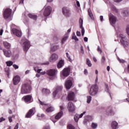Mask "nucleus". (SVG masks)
<instances>
[{
    "instance_id": "f257e3e1",
    "label": "nucleus",
    "mask_w": 129,
    "mask_h": 129,
    "mask_svg": "<svg viewBox=\"0 0 129 129\" xmlns=\"http://www.w3.org/2000/svg\"><path fill=\"white\" fill-rule=\"evenodd\" d=\"M3 17L5 20L8 22H11L13 20V16H12V10L10 8L5 9L3 13Z\"/></svg>"
},
{
    "instance_id": "f03ea898",
    "label": "nucleus",
    "mask_w": 129,
    "mask_h": 129,
    "mask_svg": "<svg viewBox=\"0 0 129 129\" xmlns=\"http://www.w3.org/2000/svg\"><path fill=\"white\" fill-rule=\"evenodd\" d=\"M32 87L31 85L29 84H24L22 85L21 93V94H27L31 92Z\"/></svg>"
},
{
    "instance_id": "7ed1b4c3",
    "label": "nucleus",
    "mask_w": 129,
    "mask_h": 129,
    "mask_svg": "<svg viewBox=\"0 0 129 129\" xmlns=\"http://www.w3.org/2000/svg\"><path fill=\"white\" fill-rule=\"evenodd\" d=\"M89 93L92 96H95L98 93V86L96 84L92 85L89 91Z\"/></svg>"
},
{
    "instance_id": "20e7f679",
    "label": "nucleus",
    "mask_w": 129,
    "mask_h": 129,
    "mask_svg": "<svg viewBox=\"0 0 129 129\" xmlns=\"http://www.w3.org/2000/svg\"><path fill=\"white\" fill-rule=\"evenodd\" d=\"M119 38L120 39L121 44L123 46L124 48L128 46V42L126 41L125 36L123 34H119Z\"/></svg>"
},
{
    "instance_id": "39448f33",
    "label": "nucleus",
    "mask_w": 129,
    "mask_h": 129,
    "mask_svg": "<svg viewBox=\"0 0 129 129\" xmlns=\"http://www.w3.org/2000/svg\"><path fill=\"white\" fill-rule=\"evenodd\" d=\"M56 73H57V70L55 69H51L47 71V74L49 76V79L50 80H53L55 78Z\"/></svg>"
},
{
    "instance_id": "423d86ee",
    "label": "nucleus",
    "mask_w": 129,
    "mask_h": 129,
    "mask_svg": "<svg viewBox=\"0 0 129 129\" xmlns=\"http://www.w3.org/2000/svg\"><path fill=\"white\" fill-rule=\"evenodd\" d=\"M43 16L44 17H49L52 13V7L51 6L44 7L43 8Z\"/></svg>"
},
{
    "instance_id": "0eeeda50",
    "label": "nucleus",
    "mask_w": 129,
    "mask_h": 129,
    "mask_svg": "<svg viewBox=\"0 0 129 129\" xmlns=\"http://www.w3.org/2000/svg\"><path fill=\"white\" fill-rule=\"evenodd\" d=\"M71 69L70 67L64 68L61 72V77H64L66 78V77H68L70 75V71Z\"/></svg>"
},
{
    "instance_id": "6e6552de",
    "label": "nucleus",
    "mask_w": 129,
    "mask_h": 129,
    "mask_svg": "<svg viewBox=\"0 0 129 129\" xmlns=\"http://www.w3.org/2000/svg\"><path fill=\"white\" fill-rule=\"evenodd\" d=\"M62 89H63L62 86H57L55 88L54 91H53L52 93L53 97H56V95H59V94H61V92H62Z\"/></svg>"
},
{
    "instance_id": "1a4fd4ad",
    "label": "nucleus",
    "mask_w": 129,
    "mask_h": 129,
    "mask_svg": "<svg viewBox=\"0 0 129 129\" xmlns=\"http://www.w3.org/2000/svg\"><path fill=\"white\" fill-rule=\"evenodd\" d=\"M62 13L65 17H69L71 16V10L68 7H63L62 8Z\"/></svg>"
},
{
    "instance_id": "9d476101",
    "label": "nucleus",
    "mask_w": 129,
    "mask_h": 129,
    "mask_svg": "<svg viewBox=\"0 0 129 129\" xmlns=\"http://www.w3.org/2000/svg\"><path fill=\"white\" fill-rule=\"evenodd\" d=\"M22 100L24 101L25 103H31V102H33L34 101V99H33V97L31 95H27L24 96L22 98Z\"/></svg>"
},
{
    "instance_id": "9b49d317",
    "label": "nucleus",
    "mask_w": 129,
    "mask_h": 129,
    "mask_svg": "<svg viewBox=\"0 0 129 129\" xmlns=\"http://www.w3.org/2000/svg\"><path fill=\"white\" fill-rule=\"evenodd\" d=\"M22 47L24 52L27 53V52H28V50H29L30 48V41L27 40H25L22 44Z\"/></svg>"
},
{
    "instance_id": "f8f14e48",
    "label": "nucleus",
    "mask_w": 129,
    "mask_h": 129,
    "mask_svg": "<svg viewBox=\"0 0 129 129\" xmlns=\"http://www.w3.org/2000/svg\"><path fill=\"white\" fill-rule=\"evenodd\" d=\"M58 54L56 53H53L51 54L50 57L49 58V62H51L52 63L55 62V61H57L58 60Z\"/></svg>"
},
{
    "instance_id": "ddd939ff",
    "label": "nucleus",
    "mask_w": 129,
    "mask_h": 129,
    "mask_svg": "<svg viewBox=\"0 0 129 129\" xmlns=\"http://www.w3.org/2000/svg\"><path fill=\"white\" fill-rule=\"evenodd\" d=\"M68 109L70 112H73L75 110V106L72 102H69L68 104Z\"/></svg>"
},
{
    "instance_id": "4468645a",
    "label": "nucleus",
    "mask_w": 129,
    "mask_h": 129,
    "mask_svg": "<svg viewBox=\"0 0 129 129\" xmlns=\"http://www.w3.org/2000/svg\"><path fill=\"white\" fill-rule=\"evenodd\" d=\"M14 85H18L21 81V77L20 76H16L13 79Z\"/></svg>"
},
{
    "instance_id": "2eb2a0df",
    "label": "nucleus",
    "mask_w": 129,
    "mask_h": 129,
    "mask_svg": "<svg viewBox=\"0 0 129 129\" xmlns=\"http://www.w3.org/2000/svg\"><path fill=\"white\" fill-rule=\"evenodd\" d=\"M12 33L17 37H22V32L17 29H12Z\"/></svg>"
},
{
    "instance_id": "dca6fc26",
    "label": "nucleus",
    "mask_w": 129,
    "mask_h": 129,
    "mask_svg": "<svg viewBox=\"0 0 129 129\" xmlns=\"http://www.w3.org/2000/svg\"><path fill=\"white\" fill-rule=\"evenodd\" d=\"M73 85V82L70 80H68L66 81L65 86L67 89H70Z\"/></svg>"
},
{
    "instance_id": "f3484780",
    "label": "nucleus",
    "mask_w": 129,
    "mask_h": 129,
    "mask_svg": "<svg viewBox=\"0 0 129 129\" xmlns=\"http://www.w3.org/2000/svg\"><path fill=\"white\" fill-rule=\"evenodd\" d=\"M86 113V111L83 112L82 113H81V114H76L75 116H74V120L76 122H78V120L79 119V118H81V117H82V116H83V115H84V114H85Z\"/></svg>"
},
{
    "instance_id": "a211bd4d",
    "label": "nucleus",
    "mask_w": 129,
    "mask_h": 129,
    "mask_svg": "<svg viewBox=\"0 0 129 129\" xmlns=\"http://www.w3.org/2000/svg\"><path fill=\"white\" fill-rule=\"evenodd\" d=\"M74 98H75V94H74V92H69L68 95V100L69 101L74 100Z\"/></svg>"
},
{
    "instance_id": "6ab92c4d",
    "label": "nucleus",
    "mask_w": 129,
    "mask_h": 129,
    "mask_svg": "<svg viewBox=\"0 0 129 129\" xmlns=\"http://www.w3.org/2000/svg\"><path fill=\"white\" fill-rule=\"evenodd\" d=\"M3 52L4 53L5 56L7 57V58H11V56H12V51L10 50H7L5 49H3Z\"/></svg>"
},
{
    "instance_id": "aec40b11",
    "label": "nucleus",
    "mask_w": 129,
    "mask_h": 129,
    "mask_svg": "<svg viewBox=\"0 0 129 129\" xmlns=\"http://www.w3.org/2000/svg\"><path fill=\"white\" fill-rule=\"evenodd\" d=\"M33 115H34V110H33V109H31L26 114L25 117L27 118H31Z\"/></svg>"
},
{
    "instance_id": "412c9836",
    "label": "nucleus",
    "mask_w": 129,
    "mask_h": 129,
    "mask_svg": "<svg viewBox=\"0 0 129 129\" xmlns=\"http://www.w3.org/2000/svg\"><path fill=\"white\" fill-rule=\"evenodd\" d=\"M59 49V46L55 44H52L50 47V52H55Z\"/></svg>"
},
{
    "instance_id": "4be33fe9",
    "label": "nucleus",
    "mask_w": 129,
    "mask_h": 129,
    "mask_svg": "<svg viewBox=\"0 0 129 129\" xmlns=\"http://www.w3.org/2000/svg\"><path fill=\"white\" fill-rule=\"evenodd\" d=\"M109 21L110 25L113 26V15L112 13L109 12L108 14Z\"/></svg>"
},
{
    "instance_id": "5701e85b",
    "label": "nucleus",
    "mask_w": 129,
    "mask_h": 129,
    "mask_svg": "<svg viewBox=\"0 0 129 129\" xmlns=\"http://www.w3.org/2000/svg\"><path fill=\"white\" fill-rule=\"evenodd\" d=\"M46 107H47L45 110L46 112H52L55 110V108L54 107H53V106H48L47 105V106Z\"/></svg>"
},
{
    "instance_id": "b1692460",
    "label": "nucleus",
    "mask_w": 129,
    "mask_h": 129,
    "mask_svg": "<svg viewBox=\"0 0 129 129\" xmlns=\"http://www.w3.org/2000/svg\"><path fill=\"white\" fill-rule=\"evenodd\" d=\"M106 114L108 115H111V114H112V106H109L106 111Z\"/></svg>"
},
{
    "instance_id": "393cba45",
    "label": "nucleus",
    "mask_w": 129,
    "mask_h": 129,
    "mask_svg": "<svg viewBox=\"0 0 129 129\" xmlns=\"http://www.w3.org/2000/svg\"><path fill=\"white\" fill-rule=\"evenodd\" d=\"M3 45L6 49H8V50H10V49H11V44L9 43V42L4 41Z\"/></svg>"
},
{
    "instance_id": "a878e982",
    "label": "nucleus",
    "mask_w": 129,
    "mask_h": 129,
    "mask_svg": "<svg viewBox=\"0 0 129 129\" xmlns=\"http://www.w3.org/2000/svg\"><path fill=\"white\" fill-rule=\"evenodd\" d=\"M105 91L107 92V93H109L111 98L112 99V98L111 97V95L110 94V91L109 90V87H108V85L106 84H105Z\"/></svg>"
},
{
    "instance_id": "bb28decb",
    "label": "nucleus",
    "mask_w": 129,
    "mask_h": 129,
    "mask_svg": "<svg viewBox=\"0 0 129 129\" xmlns=\"http://www.w3.org/2000/svg\"><path fill=\"white\" fill-rule=\"evenodd\" d=\"M62 115H63V111H60L55 116V119H59V118H61Z\"/></svg>"
},
{
    "instance_id": "cd10ccee",
    "label": "nucleus",
    "mask_w": 129,
    "mask_h": 129,
    "mask_svg": "<svg viewBox=\"0 0 129 129\" xmlns=\"http://www.w3.org/2000/svg\"><path fill=\"white\" fill-rule=\"evenodd\" d=\"M57 68H62V67H63V66H64V61L60 60H59V61L57 63Z\"/></svg>"
},
{
    "instance_id": "c85d7f7f",
    "label": "nucleus",
    "mask_w": 129,
    "mask_h": 129,
    "mask_svg": "<svg viewBox=\"0 0 129 129\" xmlns=\"http://www.w3.org/2000/svg\"><path fill=\"white\" fill-rule=\"evenodd\" d=\"M28 16L30 19H32V20H34V21H37V15L28 14Z\"/></svg>"
},
{
    "instance_id": "c756f323",
    "label": "nucleus",
    "mask_w": 129,
    "mask_h": 129,
    "mask_svg": "<svg viewBox=\"0 0 129 129\" xmlns=\"http://www.w3.org/2000/svg\"><path fill=\"white\" fill-rule=\"evenodd\" d=\"M88 14L90 18L91 19V20H94V17H93V14H92V12H91V10L90 9H89L88 10Z\"/></svg>"
},
{
    "instance_id": "7c9ffc66",
    "label": "nucleus",
    "mask_w": 129,
    "mask_h": 129,
    "mask_svg": "<svg viewBox=\"0 0 129 129\" xmlns=\"http://www.w3.org/2000/svg\"><path fill=\"white\" fill-rule=\"evenodd\" d=\"M42 92L43 93H44V94H45L46 95H48V94H50V93H51L50 90L47 89H43Z\"/></svg>"
},
{
    "instance_id": "2f4dec72",
    "label": "nucleus",
    "mask_w": 129,
    "mask_h": 129,
    "mask_svg": "<svg viewBox=\"0 0 129 129\" xmlns=\"http://www.w3.org/2000/svg\"><path fill=\"white\" fill-rule=\"evenodd\" d=\"M128 10L125 9L123 11L122 14L123 16V17H127L128 16Z\"/></svg>"
},
{
    "instance_id": "473e14b6",
    "label": "nucleus",
    "mask_w": 129,
    "mask_h": 129,
    "mask_svg": "<svg viewBox=\"0 0 129 129\" xmlns=\"http://www.w3.org/2000/svg\"><path fill=\"white\" fill-rule=\"evenodd\" d=\"M38 101H39V104H40V105H42V106H44V107H46L47 106H48V104H47L46 102H42L41 100H40V99H38Z\"/></svg>"
},
{
    "instance_id": "72a5a7b5",
    "label": "nucleus",
    "mask_w": 129,
    "mask_h": 129,
    "mask_svg": "<svg viewBox=\"0 0 129 129\" xmlns=\"http://www.w3.org/2000/svg\"><path fill=\"white\" fill-rule=\"evenodd\" d=\"M86 64L89 67H91V66H92V64H91V61H90V60H89V58H87L86 59Z\"/></svg>"
},
{
    "instance_id": "f704fd0d",
    "label": "nucleus",
    "mask_w": 129,
    "mask_h": 129,
    "mask_svg": "<svg viewBox=\"0 0 129 129\" xmlns=\"http://www.w3.org/2000/svg\"><path fill=\"white\" fill-rule=\"evenodd\" d=\"M6 63L7 64V66H9V67H11V66H12L13 64V62L12 61H6Z\"/></svg>"
},
{
    "instance_id": "c9c22d12",
    "label": "nucleus",
    "mask_w": 129,
    "mask_h": 129,
    "mask_svg": "<svg viewBox=\"0 0 129 129\" xmlns=\"http://www.w3.org/2000/svg\"><path fill=\"white\" fill-rule=\"evenodd\" d=\"M79 25L80 28H82V27H83V20L82 18H80L79 20Z\"/></svg>"
},
{
    "instance_id": "e433bc0d",
    "label": "nucleus",
    "mask_w": 129,
    "mask_h": 129,
    "mask_svg": "<svg viewBox=\"0 0 129 129\" xmlns=\"http://www.w3.org/2000/svg\"><path fill=\"white\" fill-rule=\"evenodd\" d=\"M74 35L72 36V39L73 40H75L76 41V42L79 41V39H78V38H77V36H76V35H75V33H74Z\"/></svg>"
},
{
    "instance_id": "4c0bfd02",
    "label": "nucleus",
    "mask_w": 129,
    "mask_h": 129,
    "mask_svg": "<svg viewBox=\"0 0 129 129\" xmlns=\"http://www.w3.org/2000/svg\"><path fill=\"white\" fill-rule=\"evenodd\" d=\"M117 125H118V123L115 121H113V129H117L118 127H117Z\"/></svg>"
},
{
    "instance_id": "58836bf2",
    "label": "nucleus",
    "mask_w": 129,
    "mask_h": 129,
    "mask_svg": "<svg viewBox=\"0 0 129 129\" xmlns=\"http://www.w3.org/2000/svg\"><path fill=\"white\" fill-rule=\"evenodd\" d=\"M87 103H90L92 97L91 96H88L87 97Z\"/></svg>"
},
{
    "instance_id": "ea45409f",
    "label": "nucleus",
    "mask_w": 129,
    "mask_h": 129,
    "mask_svg": "<svg viewBox=\"0 0 129 129\" xmlns=\"http://www.w3.org/2000/svg\"><path fill=\"white\" fill-rule=\"evenodd\" d=\"M66 56L68 60L70 61V62H72V59H71V57H70V55H69V53H68V52L66 53Z\"/></svg>"
},
{
    "instance_id": "a19ab883",
    "label": "nucleus",
    "mask_w": 129,
    "mask_h": 129,
    "mask_svg": "<svg viewBox=\"0 0 129 129\" xmlns=\"http://www.w3.org/2000/svg\"><path fill=\"white\" fill-rule=\"evenodd\" d=\"M67 39H68V36H65L64 37L62 40H61V43L62 44H64V43H65V42L66 41V40H67Z\"/></svg>"
},
{
    "instance_id": "79ce46f5",
    "label": "nucleus",
    "mask_w": 129,
    "mask_h": 129,
    "mask_svg": "<svg viewBox=\"0 0 129 129\" xmlns=\"http://www.w3.org/2000/svg\"><path fill=\"white\" fill-rule=\"evenodd\" d=\"M34 70L36 72H37V73H40L41 71H42V69H39V68L36 67L34 68Z\"/></svg>"
},
{
    "instance_id": "37998d69",
    "label": "nucleus",
    "mask_w": 129,
    "mask_h": 129,
    "mask_svg": "<svg viewBox=\"0 0 129 129\" xmlns=\"http://www.w3.org/2000/svg\"><path fill=\"white\" fill-rule=\"evenodd\" d=\"M68 129H75V127L71 124H69L68 125Z\"/></svg>"
},
{
    "instance_id": "c03bdc74",
    "label": "nucleus",
    "mask_w": 129,
    "mask_h": 129,
    "mask_svg": "<svg viewBox=\"0 0 129 129\" xmlns=\"http://www.w3.org/2000/svg\"><path fill=\"white\" fill-rule=\"evenodd\" d=\"M97 127V123L93 122L92 123V128H96Z\"/></svg>"
},
{
    "instance_id": "a18cd8bd",
    "label": "nucleus",
    "mask_w": 129,
    "mask_h": 129,
    "mask_svg": "<svg viewBox=\"0 0 129 129\" xmlns=\"http://www.w3.org/2000/svg\"><path fill=\"white\" fill-rule=\"evenodd\" d=\"M101 63L103 65V64H104L105 62V57H104V56H103L102 57V58L101 59Z\"/></svg>"
},
{
    "instance_id": "49530a36",
    "label": "nucleus",
    "mask_w": 129,
    "mask_h": 129,
    "mask_svg": "<svg viewBox=\"0 0 129 129\" xmlns=\"http://www.w3.org/2000/svg\"><path fill=\"white\" fill-rule=\"evenodd\" d=\"M117 60L120 63H125V60L124 59H120L119 57H117Z\"/></svg>"
},
{
    "instance_id": "de8ad7c7",
    "label": "nucleus",
    "mask_w": 129,
    "mask_h": 129,
    "mask_svg": "<svg viewBox=\"0 0 129 129\" xmlns=\"http://www.w3.org/2000/svg\"><path fill=\"white\" fill-rule=\"evenodd\" d=\"M80 29H82V36H84V34H85V30L84 29V28H83V26H82V28H80Z\"/></svg>"
},
{
    "instance_id": "09e8293b",
    "label": "nucleus",
    "mask_w": 129,
    "mask_h": 129,
    "mask_svg": "<svg viewBox=\"0 0 129 129\" xmlns=\"http://www.w3.org/2000/svg\"><path fill=\"white\" fill-rule=\"evenodd\" d=\"M80 53H81V54H84V49H83V46L82 45H81L80 47Z\"/></svg>"
},
{
    "instance_id": "8fccbe9b",
    "label": "nucleus",
    "mask_w": 129,
    "mask_h": 129,
    "mask_svg": "<svg viewBox=\"0 0 129 129\" xmlns=\"http://www.w3.org/2000/svg\"><path fill=\"white\" fill-rule=\"evenodd\" d=\"M98 52H100V53H102V49H101V48H100V46H98V49H97Z\"/></svg>"
},
{
    "instance_id": "3c124183",
    "label": "nucleus",
    "mask_w": 129,
    "mask_h": 129,
    "mask_svg": "<svg viewBox=\"0 0 129 129\" xmlns=\"http://www.w3.org/2000/svg\"><path fill=\"white\" fill-rule=\"evenodd\" d=\"M113 12H115L116 14H118V10H117L115 7H113Z\"/></svg>"
},
{
    "instance_id": "603ef678",
    "label": "nucleus",
    "mask_w": 129,
    "mask_h": 129,
    "mask_svg": "<svg viewBox=\"0 0 129 129\" xmlns=\"http://www.w3.org/2000/svg\"><path fill=\"white\" fill-rule=\"evenodd\" d=\"M37 116H38V117H45V114H38Z\"/></svg>"
},
{
    "instance_id": "864d4df0",
    "label": "nucleus",
    "mask_w": 129,
    "mask_h": 129,
    "mask_svg": "<svg viewBox=\"0 0 129 129\" xmlns=\"http://www.w3.org/2000/svg\"><path fill=\"white\" fill-rule=\"evenodd\" d=\"M58 40H59V38H58V37L57 36H55L53 37V40L54 42H56V41H58Z\"/></svg>"
},
{
    "instance_id": "5fc2aeb1",
    "label": "nucleus",
    "mask_w": 129,
    "mask_h": 129,
    "mask_svg": "<svg viewBox=\"0 0 129 129\" xmlns=\"http://www.w3.org/2000/svg\"><path fill=\"white\" fill-rule=\"evenodd\" d=\"M126 31L127 35L129 36V25H128L126 28Z\"/></svg>"
},
{
    "instance_id": "6e6d98bb",
    "label": "nucleus",
    "mask_w": 129,
    "mask_h": 129,
    "mask_svg": "<svg viewBox=\"0 0 129 129\" xmlns=\"http://www.w3.org/2000/svg\"><path fill=\"white\" fill-rule=\"evenodd\" d=\"M14 68H15V69H19V66L16 64H14L13 65Z\"/></svg>"
},
{
    "instance_id": "4d7b16f0",
    "label": "nucleus",
    "mask_w": 129,
    "mask_h": 129,
    "mask_svg": "<svg viewBox=\"0 0 129 129\" xmlns=\"http://www.w3.org/2000/svg\"><path fill=\"white\" fill-rule=\"evenodd\" d=\"M77 35L78 37H80L81 36V33L80 31H77Z\"/></svg>"
},
{
    "instance_id": "13d9d810",
    "label": "nucleus",
    "mask_w": 129,
    "mask_h": 129,
    "mask_svg": "<svg viewBox=\"0 0 129 129\" xmlns=\"http://www.w3.org/2000/svg\"><path fill=\"white\" fill-rule=\"evenodd\" d=\"M84 74L85 75H87L88 74V71H87V70L86 69L84 70Z\"/></svg>"
},
{
    "instance_id": "bf43d9fd",
    "label": "nucleus",
    "mask_w": 129,
    "mask_h": 129,
    "mask_svg": "<svg viewBox=\"0 0 129 129\" xmlns=\"http://www.w3.org/2000/svg\"><path fill=\"white\" fill-rule=\"evenodd\" d=\"M14 129H19V123H17L14 127Z\"/></svg>"
},
{
    "instance_id": "052dcab7",
    "label": "nucleus",
    "mask_w": 129,
    "mask_h": 129,
    "mask_svg": "<svg viewBox=\"0 0 129 129\" xmlns=\"http://www.w3.org/2000/svg\"><path fill=\"white\" fill-rule=\"evenodd\" d=\"M8 119L10 122H12V121H13V119H12V117L11 116L8 117Z\"/></svg>"
},
{
    "instance_id": "680f3d73",
    "label": "nucleus",
    "mask_w": 129,
    "mask_h": 129,
    "mask_svg": "<svg viewBox=\"0 0 129 129\" xmlns=\"http://www.w3.org/2000/svg\"><path fill=\"white\" fill-rule=\"evenodd\" d=\"M5 120V119L3 117H2L1 118H0V122H2V121H4Z\"/></svg>"
},
{
    "instance_id": "e2e57ef3",
    "label": "nucleus",
    "mask_w": 129,
    "mask_h": 129,
    "mask_svg": "<svg viewBox=\"0 0 129 129\" xmlns=\"http://www.w3.org/2000/svg\"><path fill=\"white\" fill-rule=\"evenodd\" d=\"M100 20L101 22H103V16H100Z\"/></svg>"
},
{
    "instance_id": "0e129e2a",
    "label": "nucleus",
    "mask_w": 129,
    "mask_h": 129,
    "mask_svg": "<svg viewBox=\"0 0 129 129\" xmlns=\"http://www.w3.org/2000/svg\"><path fill=\"white\" fill-rule=\"evenodd\" d=\"M116 21H117L116 17H113V24H115V22H116Z\"/></svg>"
},
{
    "instance_id": "69168bd1",
    "label": "nucleus",
    "mask_w": 129,
    "mask_h": 129,
    "mask_svg": "<svg viewBox=\"0 0 129 129\" xmlns=\"http://www.w3.org/2000/svg\"><path fill=\"white\" fill-rule=\"evenodd\" d=\"M84 41H85V42H88V38L86 37H84Z\"/></svg>"
},
{
    "instance_id": "338daca9",
    "label": "nucleus",
    "mask_w": 129,
    "mask_h": 129,
    "mask_svg": "<svg viewBox=\"0 0 129 129\" xmlns=\"http://www.w3.org/2000/svg\"><path fill=\"white\" fill-rule=\"evenodd\" d=\"M39 73L41 75H45V74H46V72H42Z\"/></svg>"
},
{
    "instance_id": "774afa93",
    "label": "nucleus",
    "mask_w": 129,
    "mask_h": 129,
    "mask_svg": "<svg viewBox=\"0 0 129 129\" xmlns=\"http://www.w3.org/2000/svg\"><path fill=\"white\" fill-rule=\"evenodd\" d=\"M43 129H50V126H45Z\"/></svg>"
}]
</instances>
